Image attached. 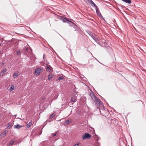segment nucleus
Here are the masks:
<instances>
[{"instance_id":"1","label":"nucleus","mask_w":146,"mask_h":146,"mask_svg":"<svg viewBox=\"0 0 146 146\" xmlns=\"http://www.w3.org/2000/svg\"><path fill=\"white\" fill-rule=\"evenodd\" d=\"M94 102H96V106L99 107V108H102V110H104V106L102 102L99 98H98Z\"/></svg>"},{"instance_id":"2","label":"nucleus","mask_w":146,"mask_h":146,"mask_svg":"<svg viewBox=\"0 0 146 146\" xmlns=\"http://www.w3.org/2000/svg\"><path fill=\"white\" fill-rule=\"evenodd\" d=\"M59 18L64 23H67L68 24H71L72 26L74 25V23L69 21L68 19L66 18H64L61 16H60Z\"/></svg>"},{"instance_id":"3","label":"nucleus","mask_w":146,"mask_h":146,"mask_svg":"<svg viewBox=\"0 0 146 146\" xmlns=\"http://www.w3.org/2000/svg\"><path fill=\"white\" fill-rule=\"evenodd\" d=\"M82 137L83 139H90L91 136L88 133H86L84 134Z\"/></svg>"},{"instance_id":"4","label":"nucleus","mask_w":146,"mask_h":146,"mask_svg":"<svg viewBox=\"0 0 146 146\" xmlns=\"http://www.w3.org/2000/svg\"><path fill=\"white\" fill-rule=\"evenodd\" d=\"M42 71L43 70L42 69L40 68H38L36 69L34 73L36 75L38 76L40 74V72H42Z\"/></svg>"},{"instance_id":"5","label":"nucleus","mask_w":146,"mask_h":146,"mask_svg":"<svg viewBox=\"0 0 146 146\" xmlns=\"http://www.w3.org/2000/svg\"><path fill=\"white\" fill-rule=\"evenodd\" d=\"M104 110H102V109H103L102 108H99V109L100 110V112L103 115L105 116L106 115L105 112H106L108 110L107 109H106L105 108V107H104Z\"/></svg>"},{"instance_id":"6","label":"nucleus","mask_w":146,"mask_h":146,"mask_svg":"<svg viewBox=\"0 0 146 146\" xmlns=\"http://www.w3.org/2000/svg\"><path fill=\"white\" fill-rule=\"evenodd\" d=\"M90 95L92 99L94 102L96 101V100L98 98L96 97L93 92H92V93L90 94Z\"/></svg>"},{"instance_id":"7","label":"nucleus","mask_w":146,"mask_h":146,"mask_svg":"<svg viewBox=\"0 0 146 146\" xmlns=\"http://www.w3.org/2000/svg\"><path fill=\"white\" fill-rule=\"evenodd\" d=\"M90 95L92 99L94 102L96 101V100L98 98L96 97L93 92H92V93L90 94Z\"/></svg>"},{"instance_id":"8","label":"nucleus","mask_w":146,"mask_h":146,"mask_svg":"<svg viewBox=\"0 0 146 146\" xmlns=\"http://www.w3.org/2000/svg\"><path fill=\"white\" fill-rule=\"evenodd\" d=\"M88 2L90 3L92 7L94 6L96 8V7L97 6L96 5V4L93 2L92 0H86Z\"/></svg>"},{"instance_id":"9","label":"nucleus","mask_w":146,"mask_h":146,"mask_svg":"<svg viewBox=\"0 0 146 146\" xmlns=\"http://www.w3.org/2000/svg\"><path fill=\"white\" fill-rule=\"evenodd\" d=\"M7 131H4L0 134V138H2L5 136Z\"/></svg>"},{"instance_id":"10","label":"nucleus","mask_w":146,"mask_h":146,"mask_svg":"<svg viewBox=\"0 0 146 146\" xmlns=\"http://www.w3.org/2000/svg\"><path fill=\"white\" fill-rule=\"evenodd\" d=\"M76 97L75 96H73L72 97L71 99V101L73 103L72 104L74 103L76 101Z\"/></svg>"},{"instance_id":"11","label":"nucleus","mask_w":146,"mask_h":146,"mask_svg":"<svg viewBox=\"0 0 146 146\" xmlns=\"http://www.w3.org/2000/svg\"><path fill=\"white\" fill-rule=\"evenodd\" d=\"M90 36L95 41L97 42L99 40V38L97 36H94L92 35H90Z\"/></svg>"},{"instance_id":"12","label":"nucleus","mask_w":146,"mask_h":146,"mask_svg":"<svg viewBox=\"0 0 146 146\" xmlns=\"http://www.w3.org/2000/svg\"><path fill=\"white\" fill-rule=\"evenodd\" d=\"M96 10L97 15L99 16H102V15L100 13V12L99 9L98 8V7H96Z\"/></svg>"},{"instance_id":"13","label":"nucleus","mask_w":146,"mask_h":146,"mask_svg":"<svg viewBox=\"0 0 146 146\" xmlns=\"http://www.w3.org/2000/svg\"><path fill=\"white\" fill-rule=\"evenodd\" d=\"M22 127H23V126H21L19 124H18L16 125H15L14 126V128L18 129L21 128Z\"/></svg>"},{"instance_id":"14","label":"nucleus","mask_w":146,"mask_h":146,"mask_svg":"<svg viewBox=\"0 0 146 146\" xmlns=\"http://www.w3.org/2000/svg\"><path fill=\"white\" fill-rule=\"evenodd\" d=\"M12 126V123L11 122H9L7 124V129H10L11 127Z\"/></svg>"},{"instance_id":"15","label":"nucleus","mask_w":146,"mask_h":146,"mask_svg":"<svg viewBox=\"0 0 146 146\" xmlns=\"http://www.w3.org/2000/svg\"><path fill=\"white\" fill-rule=\"evenodd\" d=\"M53 75H52V74H50L48 76V79L49 80H50L51 79L53 78Z\"/></svg>"},{"instance_id":"16","label":"nucleus","mask_w":146,"mask_h":146,"mask_svg":"<svg viewBox=\"0 0 146 146\" xmlns=\"http://www.w3.org/2000/svg\"><path fill=\"white\" fill-rule=\"evenodd\" d=\"M32 123H33L32 121H30L29 122V123H28L27 124V128L29 127L32 124Z\"/></svg>"},{"instance_id":"17","label":"nucleus","mask_w":146,"mask_h":146,"mask_svg":"<svg viewBox=\"0 0 146 146\" xmlns=\"http://www.w3.org/2000/svg\"><path fill=\"white\" fill-rule=\"evenodd\" d=\"M71 122V121L70 120H67L65 121V124L66 125H68Z\"/></svg>"},{"instance_id":"18","label":"nucleus","mask_w":146,"mask_h":146,"mask_svg":"<svg viewBox=\"0 0 146 146\" xmlns=\"http://www.w3.org/2000/svg\"><path fill=\"white\" fill-rule=\"evenodd\" d=\"M18 75V73L17 72H15L13 74V76L14 78L17 77Z\"/></svg>"},{"instance_id":"19","label":"nucleus","mask_w":146,"mask_h":146,"mask_svg":"<svg viewBox=\"0 0 146 146\" xmlns=\"http://www.w3.org/2000/svg\"><path fill=\"white\" fill-rule=\"evenodd\" d=\"M55 115V114L54 113L52 114L49 117V119H51Z\"/></svg>"},{"instance_id":"20","label":"nucleus","mask_w":146,"mask_h":146,"mask_svg":"<svg viewBox=\"0 0 146 146\" xmlns=\"http://www.w3.org/2000/svg\"><path fill=\"white\" fill-rule=\"evenodd\" d=\"M14 88V87L13 86H11V87L10 88L9 90L11 91H13Z\"/></svg>"},{"instance_id":"21","label":"nucleus","mask_w":146,"mask_h":146,"mask_svg":"<svg viewBox=\"0 0 146 146\" xmlns=\"http://www.w3.org/2000/svg\"><path fill=\"white\" fill-rule=\"evenodd\" d=\"M50 69L48 67H47L46 68V71L47 72H50Z\"/></svg>"},{"instance_id":"22","label":"nucleus","mask_w":146,"mask_h":146,"mask_svg":"<svg viewBox=\"0 0 146 146\" xmlns=\"http://www.w3.org/2000/svg\"><path fill=\"white\" fill-rule=\"evenodd\" d=\"M7 70V69L6 68H5L4 69H3L1 71H2L4 73L6 72Z\"/></svg>"},{"instance_id":"23","label":"nucleus","mask_w":146,"mask_h":146,"mask_svg":"<svg viewBox=\"0 0 146 146\" xmlns=\"http://www.w3.org/2000/svg\"><path fill=\"white\" fill-rule=\"evenodd\" d=\"M14 142H15V141L12 140V141H11L10 143L9 144V145H11V146H12L13 145V143H14Z\"/></svg>"},{"instance_id":"24","label":"nucleus","mask_w":146,"mask_h":146,"mask_svg":"<svg viewBox=\"0 0 146 146\" xmlns=\"http://www.w3.org/2000/svg\"><path fill=\"white\" fill-rule=\"evenodd\" d=\"M63 79L62 76H60L58 78V80H61Z\"/></svg>"},{"instance_id":"25","label":"nucleus","mask_w":146,"mask_h":146,"mask_svg":"<svg viewBox=\"0 0 146 146\" xmlns=\"http://www.w3.org/2000/svg\"><path fill=\"white\" fill-rule=\"evenodd\" d=\"M73 146H80V143L75 144Z\"/></svg>"},{"instance_id":"26","label":"nucleus","mask_w":146,"mask_h":146,"mask_svg":"<svg viewBox=\"0 0 146 146\" xmlns=\"http://www.w3.org/2000/svg\"><path fill=\"white\" fill-rule=\"evenodd\" d=\"M20 53V50H18L17 52V55H19Z\"/></svg>"},{"instance_id":"27","label":"nucleus","mask_w":146,"mask_h":146,"mask_svg":"<svg viewBox=\"0 0 146 146\" xmlns=\"http://www.w3.org/2000/svg\"><path fill=\"white\" fill-rule=\"evenodd\" d=\"M3 74L4 73L2 71H1L0 74V75L2 76L3 75Z\"/></svg>"},{"instance_id":"28","label":"nucleus","mask_w":146,"mask_h":146,"mask_svg":"<svg viewBox=\"0 0 146 146\" xmlns=\"http://www.w3.org/2000/svg\"><path fill=\"white\" fill-rule=\"evenodd\" d=\"M56 133H52V136H54L56 135Z\"/></svg>"},{"instance_id":"29","label":"nucleus","mask_w":146,"mask_h":146,"mask_svg":"<svg viewBox=\"0 0 146 146\" xmlns=\"http://www.w3.org/2000/svg\"><path fill=\"white\" fill-rule=\"evenodd\" d=\"M24 49L26 51L28 50V48H24Z\"/></svg>"},{"instance_id":"30","label":"nucleus","mask_w":146,"mask_h":146,"mask_svg":"<svg viewBox=\"0 0 146 146\" xmlns=\"http://www.w3.org/2000/svg\"><path fill=\"white\" fill-rule=\"evenodd\" d=\"M44 55L43 56V58H44Z\"/></svg>"}]
</instances>
